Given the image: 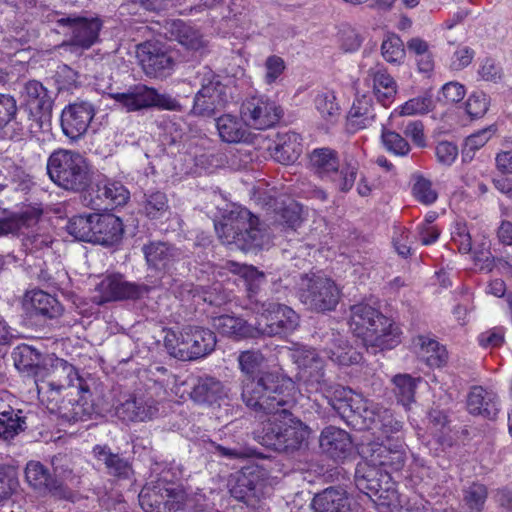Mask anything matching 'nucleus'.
<instances>
[{
	"label": "nucleus",
	"mask_w": 512,
	"mask_h": 512,
	"mask_svg": "<svg viewBox=\"0 0 512 512\" xmlns=\"http://www.w3.org/2000/svg\"><path fill=\"white\" fill-rule=\"evenodd\" d=\"M41 211L33 209L10 217L0 218V236L19 233L23 228H28L38 222Z\"/></svg>",
	"instance_id": "obj_48"
},
{
	"label": "nucleus",
	"mask_w": 512,
	"mask_h": 512,
	"mask_svg": "<svg viewBox=\"0 0 512 512\" xmlns=\"http://www.w3.org/2000/svg\"><path fill=\"white\" fill-rule=\"evenodd\" d=\"M231 266L234 267V272L244 278L250 304L254 305L253 309L258 312V309H262L263 303L269 302L259 296L261 287L265 283V274L251 265L231 263Z\"/></svg>",
	"instance_id": "obj_36"
},
{
	"label": "nucleus",
	"mask_w": 512,
	"mask_h": 512,
	"mask_svg": "<svg viewBox=\"0 0 512 512\" xmlns=\"http://www.w3.org/2000/svg\"><path fill=\"white\" fill-rule=\"evenodd\" d=\"M311 506L314 512H352L348 493L340 486H331L317 493Z\"/></svg>",
	"instance_id": "obj_30"
},
{
	"label": "nucleus",
	"mask_w": 512,
	"mask_h": 512,
	"mask_svg": "<svg viewBox=\"0 0 512 512\" xmlns=\"http://www.w3.org/2000/svg\"><path fill=\"white\" fill-rule=\"evenodd\" d=\"M329 404L345 422L356 430L378 431L382 411L386 408L379 403L355 394L351 389L337 385Z\"/></svg>",
	"instance_id": "obj_5"
},
{
	"label": "nucleus",
	"mask_w": 512,
	"mask_h": 512,
	"mask_svg": "<svg viewBox=\"0 0 512 512\" xmlns=\"http://www.w3.org/2000/svg\"><path fill=\"white\" fill-rule=\"evenodd\" d=\"M94 115V108L89 102L69 104L61 114V128L64 135L71 140H78L87 132Z\"/></svg>",
	"instance_id": "obj_18"
},
{
	"label": "nucleus",
	"mask_w": 512,
	"mask_h": 512,
	"mask_svg": "<svg viewBox=\"0 0 512 512\" xmlns=\"http://www.w3.org/2000/svg\"><path fill=\"white\" fill-rule=\"evenodd\" d=\"M45 357L46 355L27 344L17 346L12 352L15 367L20 372L33 376L34 379L42 375Z\"/></svg>",
	"instance_id": "obj_35"
},
{
	"label": "nucleus",
	"mask_w": 512,
	"mask_h": 512,
	"mask_svg": "<svg viewBox=\"0 0 512 512\" xmlns=\"http://www.w3.org/2000/svg\"><path fill=\"white\" fill-rule=\"evenodd\" d=\"M215 229L224 245L244 252L260 250L270 240L265 223L241 206L225 210Z\"/></svg>",
	"instance_id": "obj_2"
},
{
	"label": "nucleus",
	"mask_w": 512,
	"mask_h": 512,
	"mask_svg": "<svg viewBox=\"0 0 512 512\" xmlns=\"http://www.w3.org/2000/svg\"><path fill=\"white\" fill-rule=\"evenodd\" d=\"M350 310L349 328L367 348L393 349L401 342L399 327L377 309L359 303Z\"/></svg>",
	"instance_id": "obj_4"
},
{
	"label": "nucleus",
	"mask_w": 512,
	"mask_h": 512,
	"mask_svg": "<svg viewBox=\"0 0 512 512\" xmlns=\"http://www.w3.org/2000/svg\"><path fill=\"white\" fill-rule=\"evenodd\" d=\"M265 361L264 355L259 350H246L242 351L238 356V363L242 373H244L245 377L241 382V400L244 403V393L245 390L249 388L252 384H259L266 381V378L274 377L278 378L279 384L280 380L284 381H292L291 378L285 377L277 372L272 371H259L256 373L262 364Z\"/></svg>",
	"instance_id": "obj_19"
},
{
	"label": "nucleus",
	"mask_w": 512,
	"mask_h": 512,
	"mask_svg": "<svg viewBox=\"0 0 512 512\" xmlns=\"http://www.w3.org/2000/svg\"><path fill=\"white\" fill-rule=\"evenodd\" d=\"M158 411L157 402L153 397L134 394L121 402L115 413L123 421L142 422L153 419Z\"/></svg>",
	"instance_id": "obj_23"
},
{
	"label": "nucleus",
	"mask_w": 512,
	"mask_h": 512,
	"mask_svg": "<svg viewBox=\"0 0 512 512\" xmlns=\"http://www.w3.org/2000/svg\"><path fill=\"white\" fill-rule=\"evenodd\" d=\"M40 378H44V381L54 382L56 385H75V382H78L75 378L81 377L74 366L66 360L54 357V355H46Z\"/></svg>",
	"instance_id": "obj_32"
},
{
	"label": "nucleus",
	"mask_w": 512,
	"mask_h": 512,
	"mask_svg": "<svg viewBox=\"0 0 512 512\" xmlns=\"http://www.w3.org/2000/svg\"><path fill=\"white\" fill-rule=\"evenodd\" d=\"M315 106L322 118L334 123L339 119L340 107L332 92H323L315 97Z\"/></svg>",
	"instance_id": "obj_54"
},
{
	"label": "nucleus",
	"mask_w": 512,
	"mask_h": 512,
	"mask_svg": "<svg viewBox=\"0 0 512 512\" xmlns=\"http://www.w3.org/2000/svg\"><path fill=\"white\" fill-rule=\"evenodd\" d=\"M375 118L376 111L372 97L362 95L354 101L348 112L347 121L349 128L356 131L371 125Z\"/></svg>",
	"instance_id": "obj_38"
},
{
	"label": "nucleus",
	"mask_w": 512,
	"mask_h": 512,
	"mask_svg": "<svg viewBox=\"0 0 512 512\" xmlns=\"http://www.w3.org/2000/svg\"><path fill=\"white\" fill-rule=\"evenodd\" d=\"M418 356L430 367H443L446 364V350L440 347L439 343L433 339L419 337Z\"/></svg>",
	"instance_id": "obj_49"
},
{
	"label": "nucleus",
	"mask_w": 512,
	"mask_h": 512,
	"mask_svg": "<svg viewBox=\"0 0 512 512\" xmlns=\"http://www.w3.org/2000/svg\"><path fill=\"white\" fill-rule=\"evenodd\" d=\"M431 186L429 180L419 177L413 185V195L421 203L426 205L431 204L437 199V194Z\"/></svg>",
	"instance_id": "obj_63"
},
{
	"label": "nucleus",
	"mask_w": 512,
	"mask_h": 512,
	"mask_svg": "<svg viewBox=\"0 0 512 512\" xmlns=\"http://www.w3.org/2000/svg\"><path fill=\"white\" fill-rule=\"evenodd\" d=\"M94 214L76 215L69 219L67 232L79 241L90 242L93 237Z\"/></svg>",
	"instance_id": "obj_50"
},
{
	"label": "nucleus",
	"mask_w": 512,
	"mask_h": 512,
	"mask_svg": "<svg viewBox=\"0 0 512 512\" xmlns=\"http://www.w3.org/2000/svg\"><path fill=\"white\" fill-rule=\"evenodd\" d=\"M496 131L497 126L495 124H491L469 135L465 139L464 148L462 151L464 160L472 159L474 152L483 147L496 133Z\"/></svg>",
	"instance_id": "obj_52"
},
{
	"label": "nucleus",
	"mask_w": 512,
	"mask_h": 512,
	"mask_svg": "<svg viewBox=\"0 0 512 512\" xmlns=\"http://www.w3.org/2000/svg\"><path fill=\"white\" fill-rule=\"evenodd\" d=\"M269 377L252 384L244 393L245 406L258 416L274 415V419L256 433L257 441L276 452L294 455L308 446L310 428L291 409L297 403V388L293 381Z\"/></svg>",
	"instance_id": "obj_1"
},
{
	"label": "nucleus",
	"mask_w": 512,
	"mask_h": 512,
	"mask_svg": "<svg viewBox=\"0 0 512 512\" xmlns=\"http://www.w3.org/2000/svg\"><path fill=\"white\" fill-rule=\"evenodd\" d=\"M102 302L136 300L149 292V287L126 281L121 275L108 276L99 284Z\"/></svg>",
	"instance_id": "obj_22"
},
{
	"label": "nucleus",
	"mask_w": 512,
	"mask_h": 512,
	"mask_svg": "<svg viewBox=\"0 0 512 512\" xmlns=\"http://www.w3.org/2000/svg\"><path fill=\"white\" fill-rule=\"evenodd\" d=\"M324 453L336 461H343L352 453V439L348 432L335 426L323 429L319 439Z\"/></svg>",
	"instance_id": "obj_25"
},
{
	"label": "nucleus",
	"mask_w": 512,
	"mask_h": 512,
	"mask_svg": "<svg viewBox=\"0 0 512 512\" xmlns=\"http://www.w3.org/2000/svg\"><path fill=\"white\" fill-rule=\"evenodd\" d=\"M86 192L84 202L93 210L122 206L130 197L129 191L120 182L98 183L95 190L92 188Z\"/></svg>",
	"instance_id": "obj_20"
},
{
	"label": "nucleus",
	"mask_w": 512,
	"mask_h": 512,
	"mask_svg": "<svg viewBox=\"0 0 512 512\" xmlns=\"http://www.w3.org/2000/svg\"><path fill=\"white\" fill-rule=\"evenodd\" d=\"M381 141L387 151L396 156H405L410 151L407 140L399 133L387 129L382 125Z\"/></svg>",
	"instance_id": "obj_55"
},
{
	"label": "nucleus",
	"mask_w": 512,
	"mask_h": 512,
	"mask_svg": "<svg viewBox=\"0 0 512 512\" xmlns=\"http://www.w3.org/2000/svg\"><path fill=\"white\" fill-rule=\"evenodd\" d=\"M388 471L377 468L365 460L359 462L355 469L354 481L362 493L371 497L379 492L384 478H388Z\"/></svg>",
	"instance_id": "obj_33"
},
{
	"label": "nucleus",
	"mask_w": 512,
	"mask_h": 512,
	"mask_svg": "<svg viewBox=\"0 0 512 512\" xmlns=\"http://www.w3.org/2000/svg\"><path fill=\"white\" fill-rule=\"evenodd\" d=\"M94 451L97 458L104 462L109 474L118 478H129L132 473V467L126 458L112 453L106 447L97 446Z\"/></svg>",
	"instance_id": "obj_46"
},
{
	"label": "nucleus",
	"mask_w": 512,
	"mask_h": 512,
	"mask_svg": "<svg viewBox=\"0 0 512 512\" xmlns=\"http://www.w3.org/2000/svg\"><path fill=\"white\" fill-rule=\"evenodd\" d=\"M301 137L296 132L278 133L273 146L269 147L273 159L281 164L289 165L298 160L302 154Z\"/></svg>",
	"instance_id": "obj_31"
},
{
	"label": "nucleus",
	"mask_w": 512,
	"mask_h": 512,
	"mask_svg": "<svg viewBox=\"0 0 512 512\" xmlns=\"http://www.w3.org/2000/svg\"><path fill=\"white\" fill-rule=\"evenodd\" d=\"M54 465V477L48 469L38 461H29L25 468V478L28 484L40 493L49 494L59 500H71L73 492L64 484V479L68 478L72 471L63 470Z\"/></svg>",
	"instance_id": "obj_11"
},
{
	"label": "nucleus",
	"mask_w": 512,
	"mask_h": 512,
	"mask_svg": "<svg viewBox=\"0 0 512 512\" xmlns=\"http://www.w3.org/2000/svg\"><path fill=\"white\" fill-rule=\"evenodd\" d=\"M420 381V377H413L406 373L396 374L391 379L393 384L392 392L397 403L402 405L406 410H410L412 404L415 403L416 389Z\"/></svg>",
	"instance_id": "obj_41"
},
{
	"label": "nucleus",
	"mask_w": 512,
	"mask_h": 512,
	"mask_svg": "<svg viewBox=\"0 0 512 512\" xmlns=\"http://www.w3.org/2000/svg\"><path fill=\"white\" fill-rule=\"evenodd\" d=\"M112 98L128 112L158 108L169 111H182L180 102L168 93H159L155 88L138 84L126 92L114 93Z\"/></svg>",
	"instance_id": "obj_9"
},
{
	"label": "nucleus",
	"mask_w": 512,
	"mask_h": 512,
	"mask_svg": "<svg viewBox=\"0 0 512 512\" xmlns=\"http://www.w3.org/2000/svg\"><path fill=\"white\" fill-rule=\"evenodd\" d=\"M259 313L265 315L266 323L264 325L258 324L257 332L269 336H283L294 332L300 323L299 315L290 307L275 303L268 302L262 304V309H258Z\"/></svg>",
	"instance_id": "obj_12"
},
{
	"label": "nucleus",
	"mask_w": 512,
	"mask_h": 512,
	"mask_svg": "<svg viewBox=\"0 0 512 512\" xmlns=\"http://www.w3.org/2000/svg\"><path fill=\"white\" fill-rule=\"evenodd\" d=\"M282 113L281 107L265 96L251 97L241 106L244 123L258 130L274 126L282 117Z\"/></svg>",
	"instance_id": "obj_14"
},
{
	"label": "nucleus",
	"mask_w": 512,
	"mask_h": 512,
	"mask_svg": "<svg viewBox=\"0 0 512 512\" xmlns=\"http://www.w3.org/2000/svg\"><path fill=\"white\" fill-rule=\"evenodd\" d=\"M243 122L230 114L217 118L216 127L220 138L227 143L249 142L251 134Z\"/></svg>",
	"instance_id": "obj_39"
},
{
	"label": "nucleus",
	"mask_w": 512,
	"mask_h": 512,
	"mask_svg": "<svg viewBox=\"0 0 512 512\" xmlns=\"http://www.w3.org/2000/svg\"><path fill=\"white\" fill-rule=\"evenodd\" d=\"M263 480L257 468L246 467L236 472L231 495L251 508H256L263 494Z\"/></svg>",
	"instance_id": "obj_17"
},
{
	"label": "nucleus",
	"mask_w": 512,
	"mask_h": 512,
	"mask_svg": "<svg viewBox=\"0 0 512 512\" xmlns=\"http://www.w3.org/2000/svg\"><path fill=\"white\" fill-rule=\"evenodd\" d=\"M450 241L457 245L460 253L465 254L472 251L471 236L465 224H455L454 230L450 232Z\"/></svg>",
	"instance_id": "obj_62"
},
{
	"label": "nucleus",
	"mask_w": 512,
	"mask_h": 512,
	"mask_svg": "<svg viewBox=\"0 0 512 512\" xmlns=\"http://www.w3.org/2000/svg\"><path fill=\"white\" fill-rule=\"evenodd\" d=\"M358 169L357 161L346 160L342 165L338 163L337 168H334L326 180L330 181L339 191L348 192L356 181Z\"/></svg>",
	"instance_id": "obj_45"
},
{
	"label": "nucleus",
	"mask_w": 512,
	"mask_h": 512,
	"mask_svg": "<svg viewBox=\"0 0 512 512\" xmlns=\"http://www.w3.org/2000/svg\"><path fill=\"white\" fill-rule=\"evenodd\" d=\"M489 108V98L483 92L473 93L465 103L464 112L470 119L483 117Z\"/></svg>",
	"instance_id": "obj_58"
},
{
	"label": "nucleus",
	"mask_w": 512,
	"mask_h": 512,
	"mask_svg": "<svg viewBox=\"0 0 512 512\" xmlns=\"http://www.w3.org/2000/svg\"><path fill=\"white\" fill-rule=\"evenodd\" d=\"M26 429V417L21 410L8 408L0 412V438L5 441L13 439Z\"/></svg>",
	"instance_id": "obj_47"
},
{
	"label": "nucleus",
	"mask_w": 512,
	"mask_h": 512,
	"mask_svg": "<svg viewBox=\"0 0 512 512\" xmlns=\"http://www.w3.org/2000/svg\"><path fill=\"white\" fill-rule=\"evenodd\" d=\"M189 394L194 402L211 405L223 397L224 389L222 383L215 378H198Z\"/></svg>",
	"instance_id": "obj_40"
},
{
	"label": "nucleus",
	"mask_w": 512,
	"mask_h": 512,
	"mask_svg": "<svg viewBox=\"0 0 512 512\" xmlns=\"http://www.w3.org/2000/svg\"><path fill=\"white\" fill-rule=\"evenodd\" d=\"M487 487L481 483H472L463 491V502L470 512H482L487 500Z\"/></svg>",
	"instance_id": "obj_53"
},
{
	"label": "nucleus",
	"mask_w": 512,
	"mask_h": 512,
	"mask_svg": "<svg viewBox=\"0 0 512 512\" xmlns=\"http://www.w3.org/2000/svg\"><path fill=\"white\" fill-rule=\"evenodd\" d=\"M387 447L388 443L385 444L371 441L360 444L359 453L366 462H369L377 468L385 470L384 466L388 457Z\"/></svg>",
	"instance_id": "obj_51"
},
{
	"label": "nucleus",
	"mask_w": 512,
	"mask_h": 512,
	"mask_svg": "<svg viewBox=\"0 0 512 512\" xmlns=\"http://www.w3.org/2000/svg\"><path fill=\"white\" fill-rule=\"evenodd\" d=\"M301 212V206L291 202L277 212L276 222L283 227L296 230L302 223Z\"/></svg>",
	"instance_id": "obj_56"
},
{
	"label": "nucleus",
	"mask_w": 512,
	"mask_h": 512,
	"mask_svg": "<svg viewBox=\"0 0 512 512\" xmlns=\"http://www.w3.org/2000/svg\"><path fill=\"white\" fill-rule=\"evenodd\" d=\"M17 484L15 471L9 466L0 465V502L10 498Z\"/></svg>",
	"instance_id": "obj_59"
},
{
	"label": "nucleus",
	"mask_w": 512,
	"mask_h": 512,
	"mask_svg": "<svg viewBox=\"0 0 512 512\" xmlns=\"http://www.w3.org/2000/svg\"><path fill=\"white\" fill-rule=\"evenodd\" d=\"M75 385H56L34 379L38 399L52 413H58L68 422L83 420L90 415L92 408L91 391L83 378H75Z\"/></svg>",
	"instance_id": "obj_3"
},
{
	"label": "nucleus",
	"mask_w": 512,
	"mask_h": 512,
	"mask_svg": "<svg viewBox=\"0 0 512 512\" xmlns=\"http://www.w3.org/2000/svg\"><path fill=\"white\" fill-rule=\"evenodd\" d=\"M149 267L156 270H169L184 254L181 249L162 241H151L142 247Z\"/></svg>",
	"instance_id": "obj_27"
},
{
	"label": "nucleus",
	"mask_w": 512,
	"mask_h": 512,
	"mask_svg": "<svg viewBox=\"0 0 512 512\" xmlns=\"http://www.w3.org/2000/svg\"><path fill=\"white\" fill-rule=\"evenodd\" d=\"M186 499L182 487L162 480L146 484L139 493V504L145 512H177Z\"/></svg>",
	"instance_id": "obj_10"
},
{
	"label": "nucleus",
	"mask_w": 512,
	"mask_h": 512,
	"mask_svg": "<svg viewBox=\"0 0 512 512\" xmlns=\"http://www.w3.org/2000/svg\"><path fill=\"white\" fill-rule=\"evenodd\" d=\"M140 212L151 220L160 219L169 212V201L165 192L149 189L139 201Z\"/></svg>",
	"instance_id": "obj_42"
},
{
	"label": "nucleus",
	"mask_w": 512,
	"mask_h": 512,
	"mask_svg": "<svg viewBox=\"0 0 512 512\" xmlns=\"http://www.w3.org/2000/svg\"><path fill=\"white\" fill-rule=\"evenodd\" d=\"M381 53L387 62H400L405 55L402 40L396 35L389 36L381 45Z\"/></svg>",
	"instance_id": "obj_57"
},
{
	"label": "nucleus",
	"mask_w": 512,
	"mask_h": 512,
	"mask_svg": "<svg viewBox=\"0 0 512 512\" xmlns=\"http://www.w3.org/2000/svg\"><path fill=\"white\" fill-rule=\"evenodd\" d=\"M212 326L220 334L236 339L253 337V328L242 318L220 315L212 319Z\"/></svg>",
	"instance_id": "obj_43"
},
{
	"label": "nucleus",
	"mask_w": 512,
	"mask_h": 512,
	"mask_svg": "<svg viewBox=\"0 0 512 512\" xmlns=\"http://www.w3.org/2000/svg\"><path fill=\"white\" fill-rule=\"evenodd\" d=\"M23 306L31 316H40L45 319L57 318L62 314L60 302L43 290L27 292L23 298Z\"/></svg>",
	"instance_id": "obj_28"
},
{
	"label": "nucleus",
	"mask_w": 512,
	"mask_h": 512,
	"mask_svg": "<svg viewBox=\"0 0 512 512\" xmlns=\"http://www.w3.org/2000/svg\"><path fill=\"white\" fill-rule=\"evenodd\" d=\"M168 354L181 361H192L214 351L216 336L213 331L199 326H186L180 331L169 329L164 337Z\"/></svg>",
	"instance_id": "obj_7"
},
{
	"label": "nucleus",
	"mask_w": 512,
	"mask_h": 512,
	"mask_svg": "<svg viewBox=\"0 0 512 512\" xmlns=\"http://www.w3.org/2000/svg\"><path fill=\"white\" fill-rule=\"evenodd\" d=\"M16 99L9 94L0 93V129L6 127L17 115Z\"/></svg>",
	"instance_id": "obj_60"
},
{
	"label": "nucleus",
	"mask_w": 512,
	"mask_h": 512,
	"mask_svg": "<svg viewBox=\"0 0 512 512\" xmlns=\"http://www.w3.org/2000/svg\"><path fill=\"white\" fill-rule=\"evenodd\" d=\"M387 453L388 457L384 469L387 470V468H389L392 471H399L405 463L403 444L397 441L395 444L391 445L388 441Z\"/></svg>",
	"instance_id": "obj_64"
},
{
	"label": "nucleus",
	"mask_w": 512,
	"mask_h": 512,
	"mask_svg": "<svg viewBox=\"0 0 512 512\" xmlns=\"http://www.w3.org/2000/svg\"><path fill=\"white\" fill-rule=\"evenodd\" d=\"M448 89V83H445L441 89V95L437 96L436 99H432L431 96H419L416 98H412L405 102V104L401 107L400 114L401 115H413V114H423L429 111H433L435 115H439L440 117L445 116L447 112V102H446V90Z\"/></svg>",
	"instance_id": "obj_34"
},
{
	"label": "nucleus",
	"mask_w": 512,
	"mask_h": 512,
	"mask_svg": "<svg viewBox=\"0 0 512 512\" xmlns=\"http://www.w3.org/2000/svg\"><path fill=\"white\" fill-rule=\"evenodd\" d=\"M137 58L144 73L151 78H166L174 70L173 56L157 42H144L137 46Z\"/></svg>",
	"instance_id": "obj_15"
},
{
	"label": "nucleus",
	"mask_w": 512,
	"mask_h": 512,
	"mask_svg": "<svg viewBox=\"0 0 512 512\" xmlns=\"http://www.w3.org/2000/svg\"><path fill=\"white\" fill-rule=\"evenodd\" d=\"M313 172L323 180L331 174L339 163L338 153L331 148H316L309 155Z\"/></svg>",
	"instance_id": "obj_44"
},
{
	"label": "nucleus",
	"mask_w": 512,
	"mask_h": 512,
	"mask_svg": "<svg viewBox=\"0 0 512 512\" xmlns=\"http://www.w3.org/2000/svg\"><path fill=\"white\" fill-rule=\"evenodd\" d=\"M195 84L201 86L195 94L191 113L195 116L211 117L223 110L229 102V88L212 69L203 66L197 70Z\"/></svg>",
	"instance_id": "obj_8"
},
{
	"label": "nucleus",
	"mask_w": 512,
	"mask_h": 512,
	"mask_svg": "<svg viewBox=\"0 0 512 512\" xmlns=\"http://www.w3.org/2000/svg\"><path fill=\"white\" fill-rule=\"evenodd\" d=\"M94 228L91 243L103 246H113L123 237L124 225L122 220L114 214L93 215Z\"/></svg>",
	"instance_id": "obj_26"
},
{
	"label": "nucleus",
	"mask_w": 512,
	"mask_h": 512,
	"mask_svg": "<svg viewBox=\"0 0 512 512\" xmlns=\"http://www.w3.org/2000/svg\"><path fill=\"white\" fill-rule=\"evenodd\" d=\"M47 172L56 185L73 192H86L92 182L87 159L76 151H54L48 158Z\"/></svg>",
	"instance_id": "obj_6"
},
{
	"label": "nucleus",
	"mask_w": 512,
	"mask_h": 512,
	"mask_svg": "<svg viewBox=\"0 0 512 512\" xmlns=\"http://www.w3.org/2000/svg\"><path fill=\"white\" fill-rule=\"evenodd\" d=\"M22 95L31 113H36L41 117L51 115L54 98L52 92L41 82L37 80H29L26 82Z\"/></svg>",
	"instance_id": "obj_29"
},
{
	"label": "nucleus",
	"mask_w": 512,
	"mask_h": 512,
	"mask_svg": "<svg viewBox=\"0 0 512 512\" xmlns=\"http://www.w3.org/2000/svg\"><path fill=\"white\" fill-rule=\"evenodd\" d=\"M61 26H66L71 31L68 41L62 46H77L82 49H89L99 39V32L102 28V21L98 17L67 16L57 19Z\"/></svg>",
	"instance_id": "obj_16"
},
{
	"label": "nucleus",
	"mask_w": 512,
	"mask_h": 512,
	"mask_svg": "<svg viewBox=\"0 0 512 512\" xmlns=\"http://www.w3.org/2000/svg\"><path fill=\"white\" fill-rule=\"evenodd\" d=\"M323 352L335 364L350 366L362 361V354L353 349L337 330L330 329L322 336Z\"/></svg>",
	"instance_id": "obj_21"
},
{
	"label": "nucleus",
	"mask_w": 512,
	"mask_h": 512,
	"mask_svg": "<svg viewBox=\"0 0 512 512\" xmlns=\"http://www.w3.org/2000/svg\"><path fill=\"white\" fill-rule=\"evenodd\" d=\"M317 367L319 368H309L302 377L305 378L308 384L315 385L316 390L330 392L333 387L325 377V362H322V365H317Z\"/></svg>",
	"instance_id": "obj_61"
},
{
	"label": "nucleus",
	"mask_w": 512,
	"mask_h": 512,
	"mask_svg": "<svg viewBox=\"0 0 512 512\" xmlns=\"http://www.w3.org/2000/svg\"><path fill=\"white\" fill-rule=\"evenodd\" d=\"M299 299L308 309L318 312L330 311L338 303L339 290L330 279L314 277L308 280L305 288L300 289Z\"/></svg>",
	"instance_id": "obj_13"
},
{
	"label": "nucleus",
	"mask_w": 512,
	"mask_h": 512,
	"mask_svg": "<svg viewBox=\"0 0 512 512\" xmlns=\"http://www.w3.org/2000/svg\"><path fill=\"white\" fill-rule=\"evenodd\" d=\"M466 407L473 416L494 420L499 413V398L492 390L483 386H472L467 395Z\"/></svg>",
	"instance_id": "obj_24"
},
{
	"label": "nucleus",
	"mask_w": 512,
	"mask_h": 512,
	"mask_svg": "<svg viewBox=\"0 0 512 512\" xmlns=\"http://www.w3.org/2000/svg\"><path fill=\"white\" fill-rule=\"evenodd\" d=\"M166 29L171 39L178 41L187 49L197 51L205 46L202 34L193 26L180 19L167 22Z\"/></svg>",
	"instance_id": "obj_37"
}]
</instances>
